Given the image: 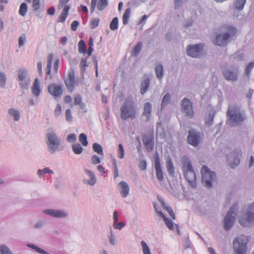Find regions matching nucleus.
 Wrapping results in <instances>:
<instances>
[{
  "instance_id": "obj_1",
  "label": "nucleus",
  "mask_w": 254,
  "mask_h": 254,
  "mask_svg": "<svg viewBox=\"0 0 254 254\" xmlns=\"http://www.w3.org/2000/svg\"><path fill=\"white\" fill-rule=\"evenodd\" d=\"M121 118L123 120L134 119L137 116L135 103L132 99H126L120 109Z\"/></svg>"
},
{
  "instance_id": "obj_2",
  "label": "nucleus",
  "mask_w": 254,
  "mask_h": 254,
  "mask_svg": "<svg viewBox=\"0 0 254 254\" xmlns=\"http://www.w3.org/2000/svg\"><path fill=\"white\" fill-rule=\"evenodd\" d=\"M225 32L217 35L214 42L215 45L224 46L228 43L229 38L234 36L237 32V29L231 26L225 27Z\"/></svg>"
},
{
  "instance_id": "obj_3",
  "label": "nucleus",
  "mask_w": 254,
  "mask_h": 254,
  "mask_svg": "<svg viewBox=\"0 0 254 254\" xmlns=\"http://www.w3.org/2000/svg\"><path fill=\"white\" fill-rule=\"evenodd\" d=\"M239 223L244 227L254 225V202L248 206L246 212L240 217Z\"/></svg>"
},
{
  "instance_id": "obj_4",
  "label": "nucleus",
  "mask_w": 254,
  "mask_h": 254,
  "mask_svg": "<svg viewBox=\"0 0 254 254\" xmlns=\"http://www.w3.org/2000/svg\"><path fill=\"white\" fill-rule=\"evenodd\" d=\"M183 163L186 179L192 187H195L196 186V175L190 162L186 160L183 161Z\"/></svg>"
},
{
  "instance_id": "obj_5",
  "label": "nucleus",
  "mask_w": 254,
  "mask_h": 254,
  "mask_svg": "<svg viewBox=\"0 0 254 254\" xmlns=\"http://www.w3.org/2000/svg\"><path fill=\"white\" fill-rule=\"evenodd\" d=\"M248 242L247 237L244 236L235 239L233 241V248L235 254H246Z\"/></svg>"
},
{
  "instance_id": "obj_6",
  "label": "nucleus",
  "mask_w": 254,
  "mask_h": 254,
  "mask_svg": "<svg viewBox=\"0 0 254 254\" xmlns=\"http://www.w3.org/2000/svg\"><path fill=\"white\" fill-rule=\"evenodd\" d=\"M202 181L207 188H211L212 184L215 180L216 175L214 172L211 171L206 166H203L201 169Z\"/></svg>"
},
{
  "instance_id": "obj_7",
  "label": "nucleus",
  "mask_w": 254,
  "mask_h": 254,
  "mask_svg": "<svg viewBox=\"0 0 254 254\" xmlns=\"http://www.w3.org/2000/svg\"><path fill=\"white\" fill-rule=\"evenodd\" d=\"M227 115L230 120L236 124H241L246 118L239 108L235 106L229 107Z\"/></svg>"
},
{
  "instance_id": "obj_8",
  "label": "nucleus",
  "mask_w": 254,
  "mask_h": 254,
  "mask_svg": "<svg viewBox=\"0 0 254 254\" xmlns=\"http://www.w3.org/2000/svg\"><path fill=\"white\" fill-rule=\"evenodd\" d=\"M46 142L49 151L53 153L58 149L61 140L55 133L50 132L46 134Z\"/></svg>"
},
{
  "instance_id": "obj_9",
  "label": "nucleus",
  "mask_w": 254,
  "mask_h": 254,
  "mask_svg": "<svg viewBox=\"0 0 254 254\" xmlns=\"http://www.w3.org/2000/svg\"><path fill=\"white\" fill-rule=\"evenodd\" d=\"M237 209V204H234L227 213L224 221V227L225 230H229L233 226L235 221V211Z\"/></svg>"
},
{
  "instance_id": "obj_10",
  "label": "nucleus",
  "mask_w": 254,
  "mask_h": 254,
  "mask_svg": "<svg viewBox=\"0 0 254 254\" xmlns=\"http://www.w3.org/2000/svg\"><path fill=\"white\" fill-rule=\"evenodd\" d=\"M242 156V152L241 151H233L228 156V160L230 166L232 168H234L236 166L239 164L240 159Z\"/></svg>"
},
{
  "instance_id": "obj_11",
  "label": "nucleus",
  "mask_w": 254,
  "mask_h": 254,
  "mask_svg": "<svg viewBox=\"0 0 254 254\" xmlns=\"http://www.w3.org/2000/svg\"><path fill=\"white\" fill-rule=\"evenodd\" d=\"M64 83L68 90L70 92H72L77 83L75 78L74 70L73 68H71L69 70L68 78L65 80Z\"/></svg>"
},
{
  "instance_id": "obj_12",
  "label": "nucleus",
  "mask_w": 254,
  "mask_h": 254,
  "mask_svg": "<svg viewBox=\"0 0 254 254\" xmlns=\"http://www.w3.org/2000/svg\"><path fill=\"white\" fill-rule=\"evenodd\" d=\"M203 46L201 44L190 45L188 47L187 53L189 56L192 58H198L201 56L202 53Z\"/></svg>"
},
{
  "instance_id": "obj_13",
  "label": "nucleus",
  "mask_w": 254,
  "mask_h": 254,
  "mask_svg": "<svg viewBox=\"0 0 254 254\" xmlns=\"http://www.w3.org/2000/svg\"><path fill=\"white\" fill-rule=\"evenodd\" d=\"M182 107L183 112L186 114V116L190 118H192L194 116V113L192 109V104L188 98H184L182 103Z\"/></svg>"
},
{
  "instance_id": "obj_14",
  "label": "nucleus",
  "mask_w": 254,
  "mask_h": 254,
  "mask_svg": "<svg viewBox=\"0 0 254 254\" xmlns=\"http://www.w3.org/2000/svg\"><path fill=\"white\" fill-rule=\"evenodd\" d=\"M200 133L196 132L193 129L189 131V134L188 136V142L189 144L196 146L200 142Z\"/></svg>"
},
{
  "instance_id": "obj_15",
  "label": "nucleus",
  "mask_w": 254,
  "mask_h": 254,
  "mask_svg": "<svg viewBox=\"0 0 254 254\" xmlns=\"http://www.w3.org/2000/svg\"><path fill=\"white\" fill-rule=\"evenodd\" d=\"M48 91L55 98L61 97L63 93L62 86L55 83H52L49 85Z\"/></svg>"
},
{
  "instance_id": "obj_16",
  "label": "nucleus",
  "mask_w": 254,
  "mask_h": 254,
  "mask_svg": "<svg viewBox=\"0 0 254 254\" xmlns=\"http://www.w3.org/2000/svg\"><path fill=\"white\" fill-rule=\"evenodd\" d=\"M154 158L155 161V168L156 170V177L158 181L161 182L163 180L164 176L161 167L159 154L158 153H156Z\"/></svg>"
},
{
  "instance_id": "obj_17",
  "label": "nucleus",
  "mask_w": 254,
  "mask_h": 254,
  "mask_svg": "<svg viewBox=\"0 0 254 254\" xmlns=\"http://www.w3.org/2000/svg\"><path fill=\"white\" fill-rule=\"evenodd\" d=\"M18 79L20 86L23 88H27L29 81H26L27 71L24 69H20L18 72Z\"/></svg>"
},
{
  "instance_id": "obj_18",
  "label": "nucleus",
  "mask_w": 254,
  "mask_h": 254,
  "mask_svg": "<svg viewBox=\"0 0 254 254\" xmlns=\"http://www.w3.org/2000/svg\"><path fill=\"white\" fill-rule=\"evenodd\" d=\"M238 72V68H235L233 70L229 69L224 70L223 73L226 80L235 81L237 79Z\"/></svg>"
},
{
  "instance_id": "obj_19",
  "label": "nucleus",
  "mask_w": 254,
  "mask_h": 254,
  "mask_svg": "<svg viewBox=\"0 0 254 254\" xmlns=\"http://www.w3.org/2000/svg\"><path fill=\"white\" fill-rule=\"evenodd\" d=\"M43 213L55 217H64L66 216V213L60 210L46 209L43 211Z\"/></svg>"
},
{
  "instance_id": "obj_20",
  "label": "nucleus",
  "mask_w": 254,
  "mask_h": 254,
  "mask_svg": "<svg viewBox=\"0 0 254 254\" xmlns=\"http://www.w3.org/2000/svg\"><path fill=\"white\" fill-rule=\"evenodd\" d=\"M143 142L147 151H151L154 147V139L152 136H148L143 138Z\"/></svg>"
},
{
  "instance_id": "obj_21",
  "label": "nucleus",
  "mask_w": 254,
  "mask_h": 254,
  "mask_svg": "<svg viewBox=\"0 0 254 254\" xmlns=\"http://www.w3.org/2000/svg\"><path fill=\"white\" fill-rule=\"evenodd\" d=\"M119 186L121 187L120 192L123 197H126L129 192V187L127 183L124 181H122L119 183Z\"/></svg>"
},
{
  "instance_id": "obj_22",
  "label": "nucleus",
  "mask_w": 254,
  "mask_h": 254,
  "mask_svg": "<svg viewBox=\"0 0 254 254\" xmlns=\"http://www.w3.org/2000/svg\"><path fill=\"white\" fill-rule=\"evenodd\" d=\"M32 93L36 96H39L41 93L40 83L38 78H36L33 82L32 87Z\"/></svg>"
},
{
  "instance_id": "obj_23",
  "label": "nucleus",
  "mask_w": 254,
  "mask_h": 254,
  "mask_svg": "<svg viewBox=\"0 0 254 254\" xmlns=\"http://www.w3.org/2000/svg\"><path fill=\"white\" fill-rule=\"evenodd\" d=\"M151 111L152 105L148 102L145 103L142 115L146 117L148 121L150 119Z\"/></svg>"
},
{
  "instance_id": "obj_24",
  "label": "nucleus",
  "mask_w": 254,
  "mask_h": 254,
  "mask_svg": "<svg viewBox=\"0 0 254 254\" xmlns=\"http://www.w3.org/2000/svg\"><path fill=\"white\" fill-rule=\"evenodd\" d=\"M157 212L160 217L163 218L167 227L170 230L174 229V223L173 221L167 218L161 211H157Z\"/></svg>"
},
{
  "instance_id": "obj_25",
  "label": "nucleus",
  "mask_w": 254,
  "mask_h": 254,
  "mask_svg": "<svg viewBox=\"0 0 254 254\" xmlns=\"http://www.w3.org/2000/svg\"><path fill=\"white\" fill-rule=\"evenodd\" d=\"M54 58V54L51 53L48 55L47 58V74L50 76V78L52 77L51 74L52 63Z\"/></svg>"
},
{
  "instance_id": "obj_26",
  "label": "nucleus",
  "mask_w": 254,
  "mask_h": 254,
  "mask_svg": "<svg viewBox=\"0 0 254 254\" xmlns=\"http://www.w3.org/2000/svg\"><path fill=\"white\" fill-rule=\"evenodd\" d=\"M70 7L68 5H65L63 8V11L60 16L59 22H64L68 16V11Z\"/></svg>"
},
{
  "instance_id": "obj_27",
  "label": "nucleus",
  "mask_w": 254,
  "mask_h": 254,
  "mask_svg": "<svg viewBox=\"0 0 254 254\" xmlns=\"http://www.w3.org/2000/svg\"><path fill=\"white\" fill-rule=\"evenodd\" d=\"M150 80L148 78L144 79L141 83L140 93L143 95L148 90L149 87Z\"/></svg>"
},
{
  "instance_id": "obj_28",
  "label": "nucleus",
  "mask_w": 254,
  "mask_h": 254,
  "mask_svg": "<svg viewBox=\"0 0 254 254\" xmlns=\"http://www.w3.org/2000/svg\"><path fill=\"white\" fill-rule=\"evenodd\" d=\"M78 49L79 53L86 54V45L83 40H80L78 44Z\"/></svg>"
},
{
  "instance_id": "obj_29",
  "label": "nucleus",
  "mask_w": 254,
  "mask_h": 254,
  "mask_svg": "<svg viewBox=\"0 0 254 254\" xmlns=\"http://www.w3.org/2000/svg\"><path fill=\"white\" fill-rule=\"evenodd\" d=\"M85 173H87L90 178V180L87 181V183L91 186H93L96 182V179L94 174L90 170H86Z\"/></svg>"
},
{
  "instance_id": "obj_30",
  "label": "nucleus",
  "mask_w": 254,
  "mask_h": 254,
  "mask_svg": "<svg viewBox=\"0 0 254 254\" xmlns=\"http://www.w3.org/2000/svg\"><path fill=\"white\" fill-rule=\"evenodd\" d=\"M74 104L76 105H79L81 108L84 109L85 107L84 103L82 102V98L80 95L77 94L74 98Z\"/></svg>"
},
{
  "instance_id": "obj_31",
  "label": "nucleus",
  "mask_w": 254,
  "mask_h": 254,
  "mask_svg": "<svg viewBox=\"0 0 254 254\" xmlns=\"http://www.w3.org/2000/svg\"><path fill=\"white\" fill-rule=\"evenodd\" d=\"M166 168L169 174L173 175L174 174V167L170 158L166 161Z\"/></svg>"
},
{
  "instance_id": "obj_32",
  "label": "nucleus",
  "mask_w": 254,
  "mask_h": 254,
  "mask_svg": "<svg viewBox=\"0 0 254 254\" xmlns=\"http://www.w3.org/2000/svg\"><path fill=\"white\" fill-rule=\"evenodd\" d=\"M28 10V6L25 2L22 3L19 7V14L22 16H24Z\"/></svg>"
},
{
  "instance_id": "obj_33",
  "label": "nucleus",
  "mask_w": 254,
  "mask_h": 254,
  "mask_svg": "<svg viewBox=\"0 0 254 254\" xmlns=\"http://www.w3.org/2000/svg\"><path fill=\"white\" fill-rule=\"evenodd\" d=\"M130 8H127L123 16V23L124 25H126L128 22V20L130 17Z\"/></svg>"
},
{
  "instance_id": "obj_34",
  "label": "nucleus",
  "mask_w": 254,
  "mask_h": 254,
  "mask_svg": "<svg viewBox=\"0 0 254 254\" xmlns=\"http://www.w3.org/2000/svg\"><path fill=\"white\" fill-rule=\"evenodd\" d=\"M142 47V43L141 42H139L134 47L132 52L131 55L136 57L140 52Z\"/></svg>"
},
{
  "instance_id": "obj_35",
  "label": "nucleus",
  "mask_w": 254,
  "mask_h": 254,
  "mask_svg": "<svg viewBox=\"0 0 254 254\" xmlns=\"http://www.w3.org/2000/svg\"><path fill=\"white\" fill-rule=\"evenodd\" d=\"M93 149L95 152L97 153L99 155H103L104 153L102 147L99 144L97 143H94L93 144Z\"/></svg>"
},
{
  "instance_id": "obj_36",
  "label": "nucleus",
  "mask_w": 254,
  "mask_h": 254,
  "mask_svg": "<svg viewBox=\"0 0 254 254\" xmlns=\"http://www.w3.org/2000/svg\"><path fill=\"white\" fill-rule=\"evenodd\" d=\"M119 25V20L118 17H114L110 24V28L112 30H115L118 29Z\"/></svg>"
},
{
  "instance_id": "obj_37",
  "label": "nucleus",
  "mask_w": 254,
  "mask_h": 254,
  "mask_svg": "<svg viewBox=\"0 0 254 254\" xmlns=\"http://www.w3.org/2000/svg\"><path fill=\"white\" fill-rule=\"evenodd\" d=\"M155 71L157 77L161 78L163 76V67L161 64L158 65L155 67Z\"/></svg>"
},
{
  "instance_id": "obj_38",
  "label": "nucleus",
  "mask_w": 254,
  "mask_h": 254,
  "mask_svg": "<svg viewBox=\"0 0 254 254\" xmlns=\"http://www.w3.org/2000/svg\"><path fill=\"white\" fill-rule=\"evenodd\" d=\"M72 150L76 154H80L83 151V148L79 144H74L72 146Z\"/></svg>"
},
{
  "instance_id": "obj_39",
  "label": "nucleus",
  "mask_w": 254,
  "mask_h": 254,
  "mask_svg": "<svg viewBox=\"0 0 254 254\" xmlns=\"http://www.w3.org/2000/svg\"><path fill=\"white\" fill-rule=\"evenodd\" d=\"M108 4L107 0H99L98 1L97 8L99 10H103Z\"/></svg>"
},
{
  "instance_id": "obj_40",
  "label": "nucleus",
  "mask_w": 254,
  "mask_h": 254,
  "mask_svg": "<svg viewBox=\"0 0 254 254\" xmlns=\"http://www.w3.org/2000/svg\"><path fill=\"white\" fill-rule=\"evenodd\" d=\"M8 113L10 116L14 118L15 121H18L19 119V113L18 111L11 108L8 110Z\"/></svg>"
},
{
  "instance_id": "obj_41",
  "label": "nucleus",
  "mask_w": 254,
  "mask_h": 254,
  "mask_svg": "<svg viewBox=\"0 0 254 254\" xmlns=\"http://www.w3.org/2000/svg\"><path fill=\"white\" fill-rule=\"evenodd\" d=\"M246 0H236L235 3L236 8L239 10H242L246 3Z\"/></svg>"
},
{
  "instance_id": "obj_42",
  "label": "nucleus",
  "mask_w": 254,
  "mask_h": 254,
  "mask_svg": "<svg viewBox=\"0 0 254 254\" xmlns=\"http://www.w3.org/2000/svg\"><path fill=\"white\" fill-rule=\"evenodd\" d=\"M79 141L84 146H86L88 145V141L87 140V136L85 134L82 133H81L79 137Z\"/></svg>"
},
{
  "instance_id": "obj_43",
  "label": "nucleus",
  "mask_w": 254,
  "mask_h": 254,
  "mask_svg": "<svg viewBox=\"0 0 254 254\" xmlns=\"http://www.w3.org/2000/svg\"><path fill=\"white\" fill-rule=\"evenodd\" d=\"M141 245L143 254H151L149 248L144 241H142L141 242Z\"/></svg>"
},
{
  "instance_id": "obj_44",
  "label": "nucleus",
  "mask_w": 254,
  "mask_h": 254,
  "mask_svg": "<svg viewBox=\"0 0 254 254\" xmlns=\"http://www.w3.org/2000/svg\"><path fill=\"white\" fill-rule=\"evenodd\" d=\"M171 98V96L170 94H166L163 98L162 103H161V107H163L166 105L170 101Z\"/></svg>"
},
{
  "instance_id": "obj_45",
  "label": "nucleus",
  "mask_w": 254,
  "mask_h": 254,
  "mask_svg": "<svg viewBox=\"0 0 254 254\" xmlns=\"http://www.w3.org/2000/svg\"><path fill=\"white\" fill-rule=\"evenodd\" d=\"M254 67V62L250 63L247 66L245 70L246 74L249 77L250 73L252 70V69Z\"/></svg>"
},
{
  "instance_id": "obj_46",
  "label": "nucleus",
  "mask_w": 254,
  "mask_h": 254,
  "mask_svg": "<svg viewBox=\"0 0 254 254\" xmlns=\"http://www.w3.org/2000/svg\"><path fill=\"white\" fill-rule=\"evenodd\" d=\"M88 66L86 58H82L80 63V66L82 72H84L86 67Z\"/></svg>"
},
{
  "instance_id": "obj_47",
  "label": "nucleus",
  "mask_w": 254,
  "mask_h": 254,
  "mask_svg": "<svg viewBox=\"0 0 254 254\" xmlns=\"http://www.w3.org/2000/svg\"><path fill=\"white\" fill-rule=\"evenodd\" d=\"M99 21L98 18H93L90 22L91 28L94 29L97 27L99 25Z\"/></svg>"
},
{
  "instance_id": "obj_48",
  "label": "nucleus",
  "mask_w": 254,
  "mask_h": 254,
  "mask_svg": "<svg viewBox=\"0 0 254 254\" xmlns=\"http://www.w3.org/2000/svg\"><path fill=\"white\" fill-rule=\"evenodd\" d=\"M32 7L34 10H38L40 7V0H32Z\"/></svg>"
},
{
  "instance_id": "obj_49",
  "label": "nucleus",
  "mask_w": 254,
  "mask_h": 254,
  "mask_svg": "<svg viewBox=\"0 0 254 254\" xmlns=\"http://www.w3.org/2000/svg\"><path fill=\"white\" fill-rule=\"evenodd\" d=\"M0 254H11V253L6 247L1 245L0 246Z\"/></svg>"
},
{
  "instance_id": "obj_50",
  "label": "nucleus",
  "mask_w": 254,
  "mask_h": 254,
  "mask_svg": "<svg viewBox=\"0 0 254 254\" xmlns=\"http://www.w3.org/2000/svg\"><path fill=\"white\" fill-rule=\"evenodd\" d=\"M119 155L118 157L122 159L124 157V149L123 146L122 144H119Z\"/></svg>"
},
{
  "instance_id": "obj_51",
  "label": "nucleus",
  "mask_w": 254,
  "mask_h": 254,
  "mask_svg": "<svg viewBox=\"0 0 254 254\" xmlns=\"http://www.w3.org/2000/svg\"><path fill=\"white\" fill-rule=\"evenodd\" d=\"M65 118L67 122H70L72 121L71 112L70 109H67L65 111Z\"/></svg>"
},
{
  "instance_id": "obj_52",
  "label": "nucleus",
  "mask_w": 254,
  "mask_h": 254,
  "mask_svg": "<svg viewBox=\"0 0 254 254\" xmlns=\"http://www.w3.org/2000/svg\"><path fill=\"white\" fill-rule=\"evenodd\" d=\"M32 249H34L36 252H38L40 254H48L47 252H46L44 250H42L41 249L39 248V247L34 246V245H31L30 246Z\"/></svg>"
},
{
  "instance_id": "obj_53",
  "label": "nucleus",
  "mask_w": 254,
  "mask_h": 254,
  "mask_svg": "<svg viewBox=\"0 0 254 254\" xmlns=\"http://www.w3.org/2000/svg\"><path fill=\"white\" fill-rule=\"evenodd\" d=\"M91 162L93 164H98L100 163V158L98 156L94 155L91 157Z\"/></svg>"
},
{
  "instance_id": "obj_54",
  "label": "nucleus",
  "mask_w": 254,
  "mask_h": 254,
  "mask_svg": "<svg viewBox=\"0 0 254 254\" xmlns=\"http://www.w3.org/2000/svg\"><path fill=\"white\" fill-rule=\"evenodd\" d=\"M62 113V107L60 104H58L57 105L56 109L55 110V114L57 117L59 116Z\"/></svg>"
},
{
  "instance_id": "obj_55",
  "label": "nucleus",
  "mask_w": 254,
  "mask_h": 254,
  "mask_svg": "<svg viewBox=\"0 0 254 254\" xmlns=\"http://www.w3.org/2000/svg\"><path fill=\"white\" fill-rule=\"evenodd\" d=\"M60 60L59 59H57L56 60V61L54 63V72L55 74H57L58 71V69L60 66Z\"/></svg>"
},
{
  "instance_id": "obj_56",
  "label": "nucleus",
  "mask_w": 254,
  "mask_h": 254,
  "mask_svg": "<svg viewBox=\"0 0 254 254\" xmlns=\"http://www.w3.org/2000/svg\"><path fill=\"white\" fill-rule=\"evenodd\" d=\"M5 76L4 73L0 72V86H3L5 83Z\"/></svg>"
},
{
  "instance_id": "obj_57",
  "label": "nucleus",
  "mask_w": 254,
  "mask_h": 254,
  "mask_svg": "<svg viewBox=\"0 0 254 254\" xmlns=\"http://www.w3.org/2000/svg\"><path fill=\"white\" fill-rule=\"evenodd\" d=\"M76 139V136L73 133L69 134L67 137V140L69 142H74Z\"/></svg>"
},
{
  "instance_id": "obj_58",
  "label": "nucleus",
  "mask_w": 254,
  "mask_h": 254,
  "mask_svg": "<svg viewBox=\"0 0 254 254\" xmlns=\"http://www.w3.org/2000/svg\"><path fill=\"white\" fill-rule=\"evenodd\" d=\"M159 201H160V203L161 204L163 208L166 210L168 213L170 211V210H172V208L170 207H168L166 206L165 203H164V201L161 199H159Z\"/></svg>"
},
{
  "instance_id": "obj_59",
  "label": "nucleus",
  "mask_w": 254,
  "mask_h": 254,
  "mask_svg": "<svg viewBox=\"0 0 254 254\" xmlns=\"http://www.w3.org/2000/svg\"><path fill=\"white\" fill-rule=\"evenodd\" d=\"M139 168L141 170H144L146 169L147 164L145 160H141L139 164Z\"/></svg>"
},
{
  "instance_id": "obj_60",
  "label": "nucleus",
  "mask_w": 254,
  "mask_h": 254,
  "mask_svg": "<svg viewBox=\"0 0 254 254\" xmlns=\"http://www.w3.org/2000/svg\"><path fill=\"white\" fill-rule=\"evenodd\" d=\"M79 25V22L76 21H73L71 24V29L73 31H76Z\"/></svg>"
},
{
  "instance_id": "obj_61",
  "label": "nucleus",
  "mask_w": 254,
  "mask_h": 254,
  "mask_svg": "<svg viewBox=\"0 0 254 254\" xmlns=\"http://www.w3.org/2000/svg\"><path fill=\"white\" fill-rule=\"evenodd\" d=\"M113 168H114V178L115 179L117 178L118 175V169L117 165L116 162L115 161L113 163Z\"/></svg>"
},
{
  "instance_id": "obj_62",
  "label": "nucleus",
  "mask_w": 254,
  "mask_h": 254,
  "mask_svg": "<svg viewBox=\"0 0 254 254\" xmlns=\"http://www.w3.org/2000/svg\"><path fill=\"white\" fill-rule=\"evenodd\" d=\"M69 0H60L58 6L59 9H61L63 6L65 5Z\"/></svg>"
},
{
  "instance_id": "obj_63",
  "label": "nucleus",
  "mask_w": 254,
  "mask_h": 254,
  "mask_svg": "<svg viewBox=\"0 0 254 254\" xmlns=\"http://www.w3.org/2000/svg\"><path fill=\"white\" fill-rule=\"evenodd\" d=\"M97 0H91V12L92 13L95 10Z\"/></svg>"
},
{
  "instance_id": "obj_64",
  "label": "nucleus",
  "mask_w": 254,
  "mask_h": 254,
  "mask_svg": "<svg viewBox=\"0 0 254 254\" xmlns=\"http://www.w3.org/2000/svg\"><path fill=\"white\" fill-rule=\"evenodd\" d=\"M114 226L115 228L121 229L125 226V223L123 222H121L119 223H114Z\"/></svg>"
}]
</instances>
